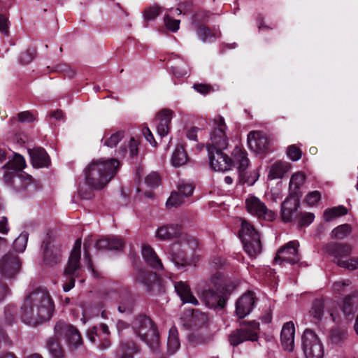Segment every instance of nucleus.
I'll return each mask as SVG.
<instances>
[{"instance_id": "obj_22", "label": "nucleus", "mask_w": 358, "mask_h": 358, "mask_svg": "<svg viewBox=\"0 0 358 358\" xmlns=\"http://www.w3.org/2000/svg\"><path fill=\"white\" fill-rule=\"evenodd\" d=\"M295 328L292 322H288L282 326L280 341L285 350L292 352L294 348Z\"/></svg>"}, {"instance_id": "obj_59", "label": "nucleus", "mask_w": 358, "mask_h": 358, "mask_svg": "<svg viewBox=\"0 0 358 358\" xmlns=\"http://www.w3.org/2000/svg\"><path fill=\"white\" fill-rule=\"evenodd\" d=\"M129 148L130 155L131 156H135L137 155V153H138V143L134 138H130V141L129 142Z\"/></svg>"}, {"instance_id": "obj_2", "label": "nucleus", "mask_w": 358, "mask_h": 358, "mask_svg": "<svg viewBox=\"0 0 358 358\" xmlns=\"http://www.w3.org/2000/svg\"><path fill=\"white\" fill-rule=\"evenodd\" d=\"M210 143L206 145L209 164L215 171H226L231 166V159L223 152L228 146L226 135L227 125L221 116H216L210 121Z\"/></svg>"}, {"instance_id": "obj_8", "label": "nucleus", "mask_w": 358, "mask_h": 358, "mask_svg": "<svg viewBox=\"0 0 358 358\" xmlns=\"http://www.w3.org/2000/svg\"><path fill=\"white\" fill-rule=\"evenodd\" d=\"M239 237L245 251L250 256L255 257L261 252L260 235L253 225L246 220H242Z\"/></svg>"}, {"instance_id": "obj_51", "label": "nucleus", "mask_w": 358, "mask_h": 358, "mask_svg": "<svg viewBox=\"0 0 358 358\" xmlns=\"http://www.w3.org/2000/svg\"><path fill=\"white\" fill-rule=\"evenodd\" d=\"M350 284V282L348 280L335 282L333 284V291L338 294L345 292Z\"/></svg>"}, {"instance_id": "obj_1", "label": "nucleus", "mask_w": 358, "mask_h": 358, "mask_svg": "<svg viewBox=\"0 0 358 358\" xmlns=\"http://www.w3.org/2000/svg\"><path fill=\"white\" fill-rule=\"evenodd\" d=\"M20 310L24 322L36 325L50 319L55 310V304L48 291L39 287L25 295Z\"/></svg>"}, {"instance_id": "obj_62", "label": "nucleus", "mask_w": 358, "mask_h": 358, "mask_svg": "<svg viewBox=\"0 0 358 358\" xmlns=\"http://www.w3.org/2000/svg\"><path fill=\"white\" fill-rule=\"evenodd\" d=\"M8 227L7 226V218L2 217L0 219V233L6 234L8 231Z\"/></svg>"}, {"instance_id": "obj_12", "label": "nucleus", "mask_w": 358, "mask_h": 358, "mask_svg": "<svg viewBox=\"0 0 358 358\" xmlns=\"http://www.w3.org/2000/svg\"><path fill=\"white\" fill-rule=\"evenodd\" d=\"M245 209L250 215L266 221L275 219V213L268 209L261 199L254 195H249L245 201Z\"/></svg>"}, {"instance_id": "obj_50", "label": "nucleus", "mask_w": 358, "mask_h": 358, "mask_svg": "<svg viewBox=\"0 0 358 358\" xmlns=\"http://www.w3.org/2000/svg\"><path fill=\"white\" fill-rule=\"evenodd\" d=\"M164 22L166 27L171 31H176L179 29L180 20L173 19L169 15L164 17Z\"/></svg>"}, {"instance_id": "obj_57", "label": "nucleus", "mask_w": 358, "mask_h": 358, "mask_svg": "<svg viewBox=\"0 0 358 358\" xmlns=\"http://www.w3.org/2000/svg\"><path fill=\"white\" fill-rule=\"evenodd\" d=\"M194 89L198 92L206 94L210 91V86L205 84H194L193 86Z\"/></svg>"}, {"instance_id": "obj_52", "label": "nucleus", "mask_w": 358, "mask_h": 358, "mask_svg": "<svg viewBox=\"0 0 358 358\" xmlns=\"http://www.w3.org/2000/svg\"><path fill=\"white\" fill-rule=\"evenodd\" d=\"M320 193L318 191L310 192L306 196V201L310 206H314L320 199Z\"/></svg>"}, {"instance_id": "obj_11", "label": "nucleus", "mask_w": 358, "mask_h": 358, "mask_svg": "<svg viewBox=\"0 0 358 358\" xmlns=\"http://www.w3.org/2000/svg\"><path fill=\"white\" fill-rule=\"evenodd\" d=\"M301 343L306 358H323V345L313 331L306 329L301 337Z\"/></svg>"}, {"instance_id": "obj_40", "label": "nucleus", "mask_w": 358, "mask_h": 358, "mask_svg": "<svg viewBox=\"0 0 358 358\" xmlns=\"http://www.w3.org/2000/svg\"><path fill=\"white\" fill-rule=\"evenodd\" d=\"M352 231L350 225L341 224L336 227L331 232L332 237L336 239H343L348 236Z\"/></svg>"}, {"instance_id": "obj_46", "label": "nucleus", "mask_w": 358, "mask_h": 358, "mask_svg": "<svg viewBox=\"0 0 358 358\" xmlns=\"http://www.w3.org/2000/svg\"><path fill=\"white\" fill-rule=\"evenodd\" d=\"M287 155L291 160L298 161L301 159L302 152L295 145H292L288 147Z\"/></svg>"}, {"instance_id": "obj_10", "label": "nucleus", "mask_w": 358, "mask_h": 358, "mask_svg": "<svg viewBox=\"0 0 358 358\" xmlns=\"http://www.w3.org/2000/svg\"><path fill=\"white\" fill-rule=\"evenodd\" d=\"M208 15L204 12H198L192 17V24L196 29V34L203 43H212L221 36L218 28H210L202 24L208 20Z\"/></svg>"}, {"instance_id": "obj_33", "label": "nucleus", "mask_w": 358, "mask_h": 358, "mask_svg": "<svg viewBox=\"0 0 358 358\" xmlns=\"http://www.w3.org/2000/svg\"><path fill=\"white\" fill-rule=\"evenodd\" d=\"M290 169V164L286 162H277L272 165L269 171V176L272 178H280Z\"/></svg>"}, {"instance_id": "obj_13", "label": "nucleus", "mask_w": 358, "mask_h": 358, "mask_svg": "<svg viewBox=\"0 0 358 358\" xmlns=\"http://www.w3.org/2000/svg\"><path fill=\"white\" fill-rule=\"evenodd\" d=\"M259 329V322L255 321L250 322L244 327L234 331L229 337V341L234 346L238 345L246 341H255L258 339Z\"/></svg>"}, {"instance_id": "obj_42", "label": "nucleus", "mask_w": 358, "mask_h": 358, "mask_svg": "<svg viewBox=\"0 0 358 358\" xmlns=\"http://www.w3.org/2000/svg\"><path fill=\"white\" fill-rule=\"evenodd\" d=\"M100 330L102 331L103 335V341L101 342V343L99 345L98 348L101 350H105L110 348V341L108 339V336L110 335V331L108 329V327L105 324H101L100 326Z\"/></svg>"}, {"instance_id": "obj_43", "label": "nucleus", "mask_w": 358, "mask_h": 358, "mask_svg": "<svg viewBox=\"0 0 358 358\" xmlns=\"http://www.w3.org/2000/svg\"><path fill=\"white\" fill-rule=\"evenodd\" d=\"M122 138L123 132L117 131L112 134L110 137L107 138L104 141L103 145L109 148L115 147Z\"/></svg>"}, {"instance_id": "obj_53", "label": "nucleus", "mask_w": 358, "mask_h": 358, "mask_svg": "<svg viewBox=\"0 0 358 358\" xmlns=\"http://www.w3.org/2000/svg\"><path fill=\"white\" fill-rule=\"evenodd\" d=\"M9 22L8 18L3 15L0 14V32L4 35L8 34Z\"/></svg>"}, {"instance_id": "obj_64", "label": "nucleus", "mask_w": 358, "mask_h": 358, "mask_svg": "<svg viewBox=\"0 0 358 358\" xmlns=\"http://www.w3.org/2000/svg\"><path fill=\"white\" fill-rule=\"evenodd\" d=\"M8 292V289L6 286L1 282H0V301H1L3 298L6 296Z\"/></svg>"}, {"instance_id": "obj_35", "label": "nucleus", "mask_w": 358, "mask_h": 358, "mask_svg": "<svg viewBox=\"0 0 358 358\" xmlns=\"http://www.w3.org/2000/svg\"><path fill=\"white\" fill-rule=\"evenodd\" d=\"M137 352V348L134 343H127L122 345L117 352V358H133V355Z\"/></svg>"}, {"instance_id": "obj_47", "label": "nucleus", "mask_w": 358, "mask_h": 358, "mask_svg": "<svg viewBox=\"0 0 358 358\" xmlns=\"http://www.w3.org/2000/svg\"><path fill=\"white\" fill-rule=\"evenodd\" d=\"M171 71L176 77H183L189 73V70L183 62H181L178 66H171Z\"/></svg>"}, {"instance_id": "obj_26", "label": "nucleus", "mask_w": 358, "mask_h": 358, "mask_svg": "<svg viewBox=\"0 0 358 358\" xmlns=\"http://www.w3.org/2000/svg\"><path fill=\"white\" fill-rule=\"evenodd\" d=\"M29 152L34 166L41 168L48 166L50 159L44 149L36 148L30 150Z\"/></svg>"}, {"instance_id": "obj_17", "label": "nucleus", "mask_w": 358, "mask_h": 358, "mask_svg": "<svg viewBox=\"0 0 358 358\" xmlns=\"http://www.w3.org/2000/svg\"><path fill=\"white\" fill-rule=\"evenodd\" d=\"M20 269V262L17 256L8 253L0 260V273L4 278H11Z\"/></svg>"}, {"instance_id": "obj_32", "label": "nucleus", "mask_w": 358, "mask_h": 358, "mask_svg": "<svg viewBox=\"0 0 358 358\" xmlns=\"http://www.w3.org/2000/svg\"><path fill=\"white\" fill-rule=\"evenodd\" d=\"M187 161V156L183 147L176 146L171 157V164L175 167H179L185 164Z\"/></svg>"}, {"instance_id": "obj_44", "label": "nucleus", "mask_w": 358, "mask_h": 358, "mask_svg": "<svg viewBox=\"0 0 358 358\" xmlns=\"http://www.w3.org/2000/svg\"><path fill=\"white\" fill-rule=\"evenodd\" d=\"M194 187L191 184L181 181L178 185V192L186 199L193 193Z\"/></svg>"}, {"instance_id": "obj_7", "label": "nucleus", "mask_w": 358, "mask_h": 358, "mask_svg": "<svg viewBox=\"0 0 358 358\" xmlns=\"http://www.w3.org/2000/svg\"><path fill=\"white\" fill-rule=\"evenodd\" d=\"M135 333L154 352L159 347V338L157 328L152 322L145 316L136 317L133 323Z\"/></svg>"}, {"instance_id": "obj_30", "label": "nucleus", "mask_w": 358, "mask_h": 358, "mask_svg": "<svg viewBox=\"0 0 358 358\" xmlns=\"http://www.w3.org/2000/svg\"><path fill=\"white\" fill-rule=\"evenodd\" d=\"M136 280L150 291L152 290L155 285L158 283V278L156 273L151 271L139 272L136 276Z\"/></svg>"}, {"instance_id": "obj_29", "label": "nucleus", "mask_w": 358, "mask_h": 358, "mask_svg": "<svg viewBox=\"0 0 358 358\" xmlns=\"http://www.w3.org/2000/svg\"><path fill=\"white\" fill-rule=\"evenodd\" d=\"M358 307V291H354L347 295L343 300L342 310L346 315L353 314Z\"/></svg>"}, {"instance_id": "obj_39", "label": "nucleus", "mask_w": 358, "mask_h": 358, "mask_svg": "<svg viewBox=\"0 0 358 358\" xmlns=\"http://www.w3.org/2000/svg\"><path fill=\"white\" fill-rule=\"evenodd\" d=\"M185 198L178 192H171L170 196L166 201L167 208H177L185 202Z\"/></svg>"}, {"instance_id": "obj_36", "label": "nucleus", "mask_w": 358, "mask_h": 358, "mask_svg": "<svg viewBox=\"0 0 358 358\" xmlns=\"http://www.w3.org/2000/svg\"><path fill=\"white\" fill-rule=\"evenodd\" d=\"M347 213L346 208L343 206L328 208L324 213V219L329 222L337 217L346 215Z\"/></svg>"}, {"instance_id": "obj_19", "label": "nucleus", "mask_w": 358, "mask_h": 358, "mask_svg": "<svg viewBox=\"0 0 358 358\" xmlns=\"http://www.w3.org/2000/svg\"><path fill=\"white\" fill-rule=\"evenodd\" d=\"M174 113L170 109H162L155 117L157 132L161 137L166 136L171 129Z\"/></svg>"}, {"instance_id": "obj_15", "label": "nucleus", "mask_w": 358, "mask_h": 358, "mask_svg": "<svg viewBox=\"0 0 358 358\" xmlns=\"http://www.w3.org/2000/svg\"><path fill=\"white\" fill-rule=\"evenodd\" d=\"M81 239L78 238L73 247L67 265L64 270L65 276H73L78 278L81 273L80 264Z\"/></svg>"}, {"instance_id": "obj_38", "label": "nucleus", "mask_w": 358, "mask_h": 358, "mask_svg": "<svg viewBox=\"0 0 358 358\" xmlns=\"http://www.w3.org/2000/svg\"><path fill=\"white\" fill-rule=\"evenodd\" d=\"M29 234L26 231H22L13 242V248L18 252L24 251L27 247Z\"/></svg>"}, {"instance_id": "obj_56", "label": "nucleus", "mask_w": 358, "mask_h": 358, "mask_svg": "<svg viewBox=\"0 0 358 358\" xmlns=\"http://www.w3.org/2000/svg\"><path fill=\"white\" fill-rule=\"evenodd\" d=\"M67 278L66 282L63 285V289L64 292L70 291L75 285V280L76 277L66 276Z\"/></svg>"}, {"instance_id": "obj_45", "label": "nucleus", "mask_w": 358, "mask_h": 358, "mask_svg": "<svg viewBox=\"0 0 358 358\" xmlns=\"http://www.w3.org/2000/svg\"><path fill=\"white\" fill-rule=\"evenodd\" d=\"M298 223L300 226H306L311 224L315 218V215L312 213H302L298 214Z\"/></svg>"}, {"instance_id": "obj_55", "label": "nucleus", "mask_w": 358, "mask_h": 358, "mask_svg": "<svg viewBox=\"0 0 358 358\" xmlns=\"http://www.w3.org/2000/svg\"><path fill=\"white\" fill-rule=\"evenodd\" d=\"M18 120L20 122H32L34 118L33 115L29 111L22 112L18 114Z\"/></svg>"}, {"instance_id": "obj_20", "label": "nucleus", "mask_w": 358, "mask_h": 358, "mask_svg": "<svg viewBox=\"0 0 358 358\" xmlns=\"http://www.w3.org/2000/svg\"><path fill=\"white\" fill-rule=\"evenodd\" d=\"M248 143L250 150L257 153H262L267 150L268 141L262 132L253 131L248 135Z\"/></svg>"}, {"instance_id": "obj_25", "label": "nucleus", "mask_w": 358, "mask_h": 358, "mask_svg": "<svg viewBox=\"0 0 358 358\" xmlns=\"http://www.w3.org/2000/svg\"><path fill=\"white\" fill-rule=\"evenodd\" d=\"M175 290L183 303H189L198 305V300L192 295L189 287L184 282H176L174 285Z\"/></svg>"}, {"instance_id": "obj_18", "label": "nucleus", "mask_w": 358, "mask_h": 358, "mask_svg": "<svg viewBox=\"0 0 358 358\" xmlns=\"http://www.w3.org/2000/svg\"><path fill=\"white\" fill-rule=\"evenodd\" d=\"M299 199L294 195L289 196L281 205V217L284 222H291L297 218Z\"/></svg>"}, {"instance_id": "obj_6", "label": "nucleus", "mask_w": 358, "mask_h": 358, "mask_svg": "<svg viewBox=\"0 0 358 358\" xmlns=\"http://www.w3.org/2000/svg\"><path fill=\"white\" fill-rule=\"evenodd\" d=\"M26 166L24 157L20 155H15L13 159L9 161L3 166L4 180L8 182H13L15 185L18 182L20 187H17V191L27 190L28 188L34 189L35 185L33 183V178L31 176L22 171Z\"/></svg>"}, {"instance_id": "obj_58", "label": "nucleus", "mask_w": 358, "mask_h": 358, "mask_svg": "<svg viewBox=\"0 0 358 358\" xmlns=\"http://www.w3.org/2000/svg\"><path fill=\"white\" fill-rule=\"evenodd\" d=\"M87 336L89 341L92 343H95L96 337H100V335L97 334L96 328L93 327L87 331Z\"/></svg>"}, {"instance_id": "obj_28", "label": "nucleus", "mask_w": 358, "mask_h": 358, "mask_svg": "<svg viewBox=\"0 0 358 358\" xmlns=\"http://www.w3.org/2000/svg\"><path fill=\"white\" fill-rule=\"evenodd\" d=\"M124 245L122 240L117 237H106L96 243V247L101 250H120Z\"/></svg>"}, {"instance_id": "obj_24", "label": "nucleus", "mask_w": 358, "mask_h": 358, "mask_svg": "<svg viewBox=\"0 0 358 358\" xmlns=\"http://www.w3.org/2000/svg\"><path fill=\"white\" fill-rule=\"evenodd\" d=\"M231 166H234L240 172L244 171L249 166L247 153L240 147H236L232 152Z\"/></svg>"}, {"instance_id": "obj_37", "label": "nucleus", "mask_w": 358, "mask_h": 358, "mask_svg": "<svg viewBox=\"0 0 358 358\" xmlns=\"http://www.w3.org/2000/svg\"><path fill=\"white\" fill-rule=\"evenodd\" d=\"M48 349L53 358H63V350L55 338H51L48 341Z\"/></svg>"}, {"instance_id": "obj_14", "label": "nucleus", "mask_w": 358, "mask_h": 358, "mask_svg": "<svg viewBox=\"0 0 358 358\" xmlns=\"http://www.w3.org/2000/svg\"><path fill=\"white\" fill-rule=\"evenodd\" d=\"M55 334L58 336L64 335L67 341L68 346L72 350L80 348L83 341L78 331L72 325L64 322H59L55 327Z\"/></svg>"}, {"instance_id": "obj_48", "label": "nucleus", "mask_w": 358, "mask_h": 358, "mask_svg": "<svg viewBox=\"0 0 358 358\" xmlns=\"http://www.w3.org/2000/svg\"><path fill=\"white\" fill-rule=\"evenodd\" d=\"M145 182L148 187H156L160 182L159 176L157 173H151L146 176Z\"/></svg>"}, {"instance_id": "obj_9", "label": "nucleus", "mask_w": 358, "mask_h": 358, "mask_svg": "<svg viewBox=\"0 0 358 358\" xmlns=\"http://www.w3.org/2000/svg\"><path fill=\"white\" fill-rule=\"evenodd\" d=\"M324 252L333 257V261L340 267L355 270L358 268V260L350 259L343 260V259L350 255L351 247L345 243H330L324 248Z\"/></svg>"}, {"instance_id": "obj_27", "label": "nucleus", "mask_w": 358, "mask_h": 358, "mask_svg": "<svg viewBox=\"0 0 358 358\" xmlns=\"http://www.w3.org/2000/svg\"><path fill=\"white\" fill-rule=\"evenodd\" d=\"M60 249L51 243H47L44 248V262L47 266L57 264L61 259Z\"/></svg>"}, {"instance_id": "obj_23", "label": "nucleus", "mask_w": 358, "mask_h": 358, "mask_svg": "<svg viewBox=\"0 0 358 358\" xmlns=\"http://www.w3.org/2000/svg\"><path fill=\"white\" fill-rule=\"evenodd\" d=\"M141 254L145 262L152 268L157 271L163 270V264L155 250L148 245H143Z\"/></svg>"}, {"instance_id": "obj_21", "label": "nucleus", "mask_w": 358, "mask_h": 358, "mask_svg": "<svg viewBox=\"0 0 358 358\" xmlns=\"http://www.w3.org/2000/svg\"><path fill=\"white\" fill-rule=\"evenodd\" d=\"M255 303L254 294L251 292L243 294L236 302V313L239 318H244L252 310Z\"/></svg>"}, {"instance_id": "obj_5", "label": "nucleus", "mask_w": 358, "mask_h": 358, "mask_svg": "<svg viewBox=\"0 0 358 358\" xmlns=\"http://www.w3.org/2000/svg\"><path fill=\"white\" fill-rule=\"evenodd\" d=\"M119 167L120 162L113 158L92 161L85 169L86 182L93 189H101L116 175Z\"/></svg>"}, {"instance_id": "obj_61", "label": "nucleus", "mask_w": 358, "mask_h": 358, "mask_svg": "<svg viewBox=\"0 0 358 358\" xmlns=\"http://www.w3.org/2000/svg\"><path fill=\"white\" fill-rule=\"evenodd\" d=\"M132 308V301L129 299L127 301L125 306L124 305H120L118 306V310L120 313H126L127 311H130Z\"/></svg>"}, {"instance_id": "obj_16", "label": "nucleus", "mask_w": 358, "mask_h": 358, "mask_svg": "<svg viewBox=\"0 0 358 358\" xmlns=\"http://www.w3.org/2000/svg\"><path fill=\"white\" fill-rule=\"evenodd\" d=\"M299 243L296 241H290L283 248L278 251L277 255L274 259V263L286 262L294 264L299 261L298 254Z\"/></svg>"}, {"instance_id": "obj_60", "label": "nucleus", "mask_w": 358, "mask_h": 358, "mask_svg": "<svg viewBox=\"0 0 358 358\" xmlns=\"http://www.w3.org/2000/svg\"><path fill=\"white\" fill-rule=\"evenodd\" d=\"M199 130V128L196 127H193L187 130L186 136L188 138V139L191 141H197V132Z\"/></svg>"}, {"instance_id": "obj_4", "label": "nucleus", "mask_w": 358, "mask_h": 358, "mask_svg": "<svg viewBox=\"0 0 358 358\" xmlns=\"http://www.w3.org/2000/svg\"><path fill=\"white\" fill-rule=\"evenodd\" d=\"M212 289H203L200 296L205 304L210 308H224L229 295L238 286L235 281L225 282L221 272L217 271L210 276Z\"/></svg>"}, {"instance_id": "obj_63", "label": "nucleus", "mask_w": 358, "mask_h": 358, "mask_svg": "<svg viewBox=\"0 0 358 358\" xmlns=\"http://www.w3.org/2000/svg\"><path fill=\"white\" fill-rule=\"evenodd\" d=\"M32 59H33L32 55L29 52H27V53L23 54L21 56L20 60L22 63L27 64V63L30 62Z\"/></svg>"}, {"instance_id": "obj_41", "label": "nucleus", "mask_w": 358, "mask_h": 358, "mask_svg": "<svg viewBox=\"0 0 358 358\" xmlns=\"http://www.w3.org/2000/svg\"><path fill=\"white\" fill-rule=\"evenodd\" d=\"M305 178V175L301 172H297L293 174L289 181L290 189L294 190L299 189L304 183Z\"/></svg>"}, {"instance_id": "obj_3", "label": "nucleus", "mask_w": 358, "mask_h": 358, "mask_svg": "<svg viewBox=\"0 0 358 358\" xmlns=\"http://www.w3.org/2000/svg\"><path fill=\"white\" fill-rule=\"evenodd\" d=\"M156 236L160 240H169L180 236L179 243H173L171 248L169 259L179 270H186L189 266L196 265L195 258H187L184 252L187 250H194L196 245V240L186 234H181L178 224L161 226L156 231Z\"/></svg>"}, {"instance_id": "obj_34", "label": "nucleus", "mask_w": 358, "mask_h": 358, "mask_svg": "<svg viewBox=\"0 0 358 358\" xmlns=\"http://www.w3.org/2000/svg\"><path fill=\"white\" fill-rule=\"evenodd\" d=\"M326 303L325 301L322 299H315L312 304L311 309L309 313L316 320H320L325 312Z\"/></svg>"}, {"instance_id": "obj_49", "label": "nucleus", "mask_w": 358, "mask_h": 358, "mask_svg": "<svg viewBox=\"0 0 358 358\" xmlns=\"http://www.w3.org/2000/svg\"><path fill=\"white\" fill-rule=\"evenodd\" d=\"M160 13V8L158 6H153L144 12V17L147 20H154Z\"/></svg>"}, {"instance_id": "obj_54", "label": "nucleus", "mask_w": 358, "mask_h": 358, "mask_svg": "<svg viewBox=\"0 0 358 358\" xmlns=\"http://www.w3.org/2000/svg\"><path fill=\"white\" fill-rule=\"evenodd\" d=\"M143 134L145 139L150 143V145H152V146H155L157 145V142L155 140L153 135L149 128H144L143 129Z\"/></svg>"}, {"instance_id": "obj_31", "label": "nucleus", "mask_w": 358, "mask_h": 358, "mask_svg": "<svg viewBox=\"0 0 358 358\" xmlns=\"http://www.w3.org/2000/svg\"><path fill=\"white\" fill-rule=\"evenodd\" d=\"M180 347V342L178 338V329L172 327L169 331L167 338V348L169 355L175 354Z\"/></svg>"}]
</instances>
